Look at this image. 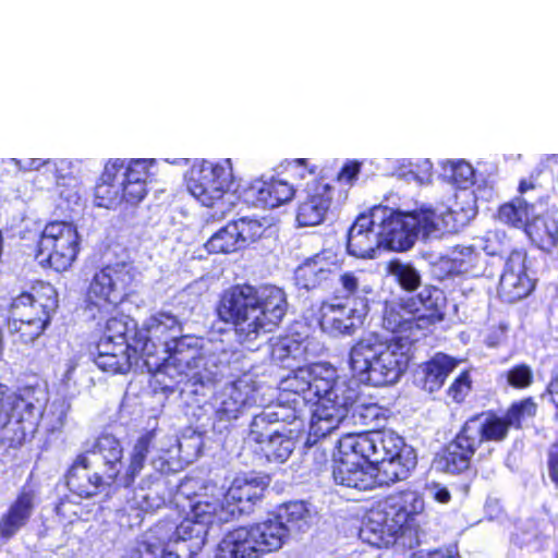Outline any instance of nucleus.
<instances>
[{"label":"nucleus","instance_id":"nucleus-28","mask_svg":"<svg viewBox=\"0 0 558 558\" xmlns=\"http://www.w3.org/2000/svg\"><path fill=\"white\" fill-rule=\"evenodd\" d=\"M123 160H109L94 189V204L97 207L114 209L122 203L120 190V171Z\"/></svg>","mask_w":558,"mask_h":558},{"label":"nucleus","instance_id":"nucleus-63","mask_svg":"<svg viewBox=\"0 0 558 558\" xmlns=\"http://www.w3.org/2000/svg\"><path fill=\"white\" fill-rule=\"evenodd\" d=\"M168 542L162 545V550L159 555V558H189L187 550H181L180 546H175V548H171L168 544Z\"/></svg>","mask_w":558,"mask_h":558},{"label":"nucleus","instance_id":"nucleus-14","mask_svg":"<svg viewBox=\"0 0 558 558\" xmlns=\"http://www.w3.org/2000/svg\"><path fill=\"white\" fill-rule=\"evenodd\" d=\"M258 402L256 385L248 376H242L223 386L215 399L216 415L220 421L236 420L245 409Z\"/></svg>","mask_w":558,"mask_h":558},{"label":"nucleus","instance_id":"nucleus-19","mask_svg":"<svg viewBox=\"0 0 558 558\" xmlns=\"http://www.w3.org/2000/svg\"><path fill=\"white\" fill-rule=\"evenodd\" d=\"M257 240L277 241L276 227H264L258 220L241 218L220 228L205 244L215 242H220V244H253Z\"/></svg>","mask_w":558,"mask_h":558},{"label":"nucleus","instance_id":"nucleus-20","mask_svg":"<svg viewBox=\"0 0 558 558\" xmlns=\"http://www.w3.org/2000/svg\"><path fill=\"white\" fill-rule=\"evenodd\" d=\"M400 529L401 525L385 500L367 512L360 529V537L374 547H387L395 543V537Z\"/></svg>","mask_w":558,"mask_h":558},{"label":"nucleus","instance_id":"nucleus-2","mask_svg":"<svg viewBox=\"0 0 558 558\" xmlns=\"http://www.w3.org/2000/svg\"><path fill=\"white\" fill-rule=\"evenodd\" d=\"M411 342L408 338H386L368 332L350 349L349 365L360 381L383 387L393 385L405 373Z\"/></svg>","mask_w":558,"mask_h":558},{"label":"nucleus","instance_id":"nucleus-15","mask_svg":"<svg viewBox=\"0 0 558 558\" xmlns=\"http://www.w3.org/2000/svg\"><path fill=\"white\" fill-rule=\"evenodd\" d=\"M338 457L335 459L332 476L338 485L357 490H371L379 486L377 474L363 464V459L355 451H344L342 448V438L337 440Z\"/></svg>","mask_w":558,"mask_h":558},{"label":"nucleus","instance_id":"nucleus-54","mask_svg":"<svg viewBox=\"0 0 558 558\" xmlns=\"http://www.w3.org/2000/svg\"><path fill=\"white\" fill-rule=\"evenodd\" d=\"M536 409L537 405L531 398L513 403L506 414L508 424L520 427L522 421L535 415Z\"/></svg>","mask_w":558,"mask_h":558},{"label":"nucleus","instance_id":"nucleus-1","mask_svg":"<svg viewBox=\"0 0 558 558\" xmlns=\"http://www.w3.org/2000/svg\"><path fill=\"white\" fill-rule=\"evenodd\" d=\"M287 307L286 293L280 288L243 284L223 293L218 313L234 326L236 340L253 349L256 340L279 325Z\"/></svg>","mask_w":558,"mask_h":558},{"label":"nucleus","instance_id":"nucleus-10","mask_svg":"<svg viewBox=\"0 0 558 558\" xmlns=\"http://www.w3.org/2000/svg\"><path fill=\"white\" fill-rule=\"evenodd\" d=\"M232 183L233 170L229 159L220 162L202 160L191 168L186 180L189 192L206 207L222 203Z\"/></svg>","mask_w":558,"mask_h":558},{"label":"nucleus","instance_id":"nucleus-29","mask_svg":"<svg viewBox=\"0 0 558 558\" xmlns=\"http://www.w3.org/2000/svg\"><path fill=\"white\" fill-rule=\"evenodd\" d=\"M169 498L166 481L160 475L144 478L129 499L131 508L153 513L166 506Z\"/></svg>","mask_w":558,"mask_h":558},{"label":"nucleus","instance_id":"nucleus-62","mask_svg":"<svg viewBox=\"0 0 558 558\" xmlns=\"http://www.w3.org/2000/svg\"><path fill=\"white\" fill-rule=\"evenodd\" d=\"M379 247L380 246H376V247L368 246V247L364 248L363 246L348 245V246H345V250L350 255H353V256H357V257H362V258H374L376 248H379Z\"/></svg>","mask_w":558,"mask_h":558},{"label":"nucleus","instance_id":"nucleus-11","mask_svg":"<svg viewBox=\"0 0 558 558\" xmlns=\"http://www.w3.org/2000/svg\"><path fill=\"white\" fill-rule=\"evenodd\" d=\"M534 205L527 203L522 196L499 206L498 218L512 227L523 230L532 244H557L558 221L549 216H535L527 220L533 213Z\"/></svg>","mask_w":558,"mask_h":558},{"label":"nucleus","instance_id":"nucleus-6","mask_svg":"<svg viewBox=\"0 0 558 558\" xmlns=\"http://www.w3.org/2000/svg\"><path fill=\"white\" fill-rule=\"evenodd\" d=\"M32 388L20 393L0 391V438L9 446L21 445L28 435H33L44 415L46 399Z\"/></svg>","mask_w":558,"mask_h":558},{"label":"nucleus","instance_id":"nucleus-33","mask_svg":"<svg viewBox=\"0 0 558 558\" xmlns=\"http://www.w3.org/2000/svg\"><path fill=\"white\" fill-rule=\"evenodd\" d=\"M217 558H258L250 526L229 532L218 544Z\"/></svg>","mask_w":558,"mask_h":558},{"label":"nucleus","instance_id":"nucleus-40","mask_svg":"<svg viewBox=\"0 0 558 558\" xmlns=\"http://www.w3.org/2000/svg\"><path fill=\"white\" fill-rule=\"evenodd\" d=\"M269 347L272 361L287 368H294L293 362H300L305 353V347L292 337L271 338Z\"/></svg>","mask_w":558,"mask_h":558},{"label":"nucleus","instance_id":"nucleus-26","mask_svg":"<svg viewBox=\"0 0 558 558\" xmlns=\"http://www.w3.org/2000/svg\"><path fill=\"white\" fill-rule=\"evenodd\" d=\"M78 454L74 460L66 475V485L71 492L80 497L88 498L97 494L98 488L104 484L112 482L98 469L83 460Z\"/></svg>","mask_w":558,"mask_h":558},{"label":"nucleus","instance_id":"nucleus-35","mask_svg":"<svg viewBox=\"0 0 558 558\" xmlns=\"http://www.w3.org/2000/svg\"><path fill=\"white\" fill-rule=\"evenodd\" d=\"M57 307L56 298H48L46 303H41L28 293H23L14 299L11 307L12 319L15 322L33 323L40 318L45 320V326L50 322V313Z\"/></svg>","mask_w":558,"mask_h":558},{"label":"nucleus","instance_id":"nucleus-27","mask_svg":"<svg viewBox=\"0 0 558 558\" xmlns=\"http://www.w3.org/2000/svg\"><path fill=\"white\" fill-rule=\"evenodd\" d=\"M36 493L23 487L16 499L0 518V537L10 539L24 527L33 514Z\"/></svg>","mask_w":558,"mask_h":558},{"label":"nucleus","instance_id":"nucleus-58","mask_svg":"<svg viewBox=\"0 0 558 558\" xmlns=\"http://www.w3.org/2000/svg\"><path fill=\"white\" fill-rule=\"evenodd\" d=\"M471 390V378L469 372H462L448 389L449 397L456 402H461L469 395Z\"/></svg>","mask_w":558,"mask_h":558},{"label":"nucleus","instance_id":"nucleus-21","mask_svg":"<svg viewBox=\"0 0 558 558\" xmlns=\"http://www.w3.org/2000/svg\"><path fill=\"white\" fill-rule=\"evenodd\" d=\"M296 417V411L283 404L279 403L267 407L252 417L245 441L259 445L260 447L278 434L287 424L293 423Z\"/></svg>","mask_w":558,"mask_h":558},{"label":"nucleus","instance_id":"nucleus-51","mask_svg":"<svg viewBox=\"0 0 558 558\" xmlns=\"http://www.w3.org/2000/svg\"><path fill=\"white\" fill-rule=\"evenodd\" d=\"M472 246H464L461 251H453L450 256H441L434 267L440 277L462 274L466 270L464 257L472 255Z\"/></svg>","mask_w":558,"mask_h":558},{"label":"nucleus","instance_id":"nucleus-53","mask_svg":"<svg viewBox=\"0 0 558 558\" xmlns=\"http://www.w3.org/2000/svg\"><path fill=\"white\" fill-rule=\"evenodd\" d=\"M374 227L375 222L371 214H360L347 231V244H352L353 241H356V244L368 241L374 234Z\"/></svg>","mask_w":558,"mask_h":558},{"label":"nucleus","instance_id":"nucleus-5","mask_svg":"<svg viewBox=\"0 0 558 558\" xmlns=\"http://www.w3.org/2000/svg\"><path fill=\"white\" fill-rule=\"evenodd\" d=\"M149 373L166 376L175 384L193 386L214 385L223 376L225 365L215 354L204 355L199 348V339L183 336L177 341L165 359L146 360Z\"/></svg>","mask_w":558,"mask_h":558},{"label":"nucleus","instance_id":"nucleus-59","mask_svg":"<svg viewBox=\"0 0 558 558\" xmlns=\"http://www.w3.org/2000/svg\"><path fill=\"white\" fill-rule=\"evenodd\" d=\"M287 171L293 179H305L307 175H315L317 167L310 166L308 159L296 158L288 162Z\"/></svg>","mask_w":558,"mask_h":558},{"label":"nucleus","instance_id":"nucleus-32","mask_svg":"<svg viewBox=\"0 0 558 558\" xmlns=\"http://www.w3.org/2000/svg\"><path fill=\"white\" fill-rule=\"evenodd\" d=\"M97 350L95 364L105 372L126 373L133 362H137L138 353L132 352L131 345H124L123 342L112 343L100 340Z\"/></svg>","mask_w":558,"mask_h":558},{"label":"nucleus","instance_id":"nucleus-57","mask_svg":"<svg viewBox=\"0 0 558 558\" xmlns=\"http://www.w3.org/2000/svg\"><path fill=\"white\" fill-rule=\"evenodd\" d=\"M506 376L508 384L518 389L526 388L533 381V372L525 364L515 365L507 372Z\"/></svg>","mask_w":558,"mask_h":558},{"label":"nucleus","instance_id":"nucleus-43","mask_svg":"<svg viewBox=\"0 0 558 558\" xmlns=\"http://www.w3.org/2000/svg\"><path fill=\"white\" fill-rule=\"evenodd\" d=\"M76 255L77 246H39L35 257L41 266L64 271L71 267Z\"/></svg>","mask_w":558,"mask_h":558},{"label":"nucleus","instance_id":"nucleus-41","mask_svg":"<svg viewBox=\"0 0 558 558\" xmlns=\"http://www.w3.org/2000/svg\"><path fill=\"white\" fill-rule=\"evenodd\" d=\"M295 449V441L292 436V430L287 425L278 432L274 437L268 439L260 446V450L269 462L283 463L286 462L293 450Z\"/></svg>","mask_w":558,"mask_h":558},{"label":"nucleus","instance_id":"nucleus-8","mask_svg":"<svg viewBox=\"0 0 558 558\" xmlns=\"http://www.w3.org/2000/svg\"><path fill=\"white\" fill-rule=\"evenodd\" d=\"M359 402L355 384L339 380L322 401L316 403L310 424V437L317 441L339 428Z\"/></svg>","mask_w":558,"mask_h":558},{"label":"nucleus","instance_id":"nucleus-61","mask_svg":"<svg viewBox=\"0 0 558 558\" xmlns=\"http://www.w3.org/2000/svg\"><path fill=\"white\" fill-rule=\"evenodd\" d=\"M361 171V163L356 160H350L345 162L338 173L339 180H344L347 183H351L355 180Z\"/></svg>","mask_w":558,"mask_h":558},{"label":"nucleus","instance_id":"nucleus-34","mask_svg":"<svg viewBox=\"0 0 558 558\" xmlns=\"http://www.w3.org/2000/svg\"><path fill=\"white\" fill-rule=\"evenodd\" d=\"M250 527L253 539L256 541L258 557L277 551L290 538L287 535L281 521H278L275 517L268 518L267 520L251 525Z\"/></svg>","mask_w":558,"mask_h":558},{"label":"nucleus","instance_id":"nucleus-64","mask_svg":"<svg viewBox=\"0 0 558 558\" xmlns=\"http://www.w3.org/2000/svg\"><path fill=\"white\" fill-rule=\"evenodd\" d=\"M549 475L558 485V444L553 446L549 453Z\"/></svg>","mask_w":558,"mask_h":558},{"label":"nucleus","instance_id":"nucleus-42","mask_svg":"<svg viewBox=\"0 0 558 558\" xmlns=\"http://www.w3.org/2000/svg\"><path fill=\"white\" fill-rule=\"evenodd\" d=\"M387 502L401 526L411 517L422 512L424 509V500L416 492L412 490L402 492L398 496H391L387 499Z\"/></svg>","mask_w":558,"mask_h":558},{"label":"nucleus","instance_id":"nucleus-18","mask_svg":"<svg viewBox=\"0 0 558 558\" xmlns=\"http://www.w3.org/2000/svg\"><path fill=\"white\" fill-rule=\"evenodd\" d=\"M131 280L126 264L108 265L94 275L88 288V298L117 304L123 299Z\"/></svg>","mask_w":558,"mask_h":558},{"label":"nucleus","instance_id":"nucleus-45","mask_svg":"<svg viewBox=\"0 0 558 558\" xmlns=\"http://www.w3.org/2000/svg\"><path fill=\"white\" fill-rule=\"evenodd\" d=\"M50 244H80V235L76 227L68 221H51L41 232V243Z\"/></svg>","mask_w":558,"mask_h":558},{"label":"nucleus","instance_id":"nucleus-39","mask_svg":"<svg viewBox=\"0 0 558 558\" xmlns=\"http://www.w3.org/2000/svg\"><path fill=\"white\" fill-rule=\"evenodd\" d=\"M171 530L172 526L166 530L163 525L156 524L141 536L128 558H159L162 545L170 541Z\"/></svg>","mask_w":558,"mask_h":558},{"label":"nucleus","instance_id":"nucleus-24","mask_svg":"<svg viewBox=\"0 0 558 558\" xmlns=\"http://www.w3.org/2000/svg\"><path fill=\"white\" fill-rule=\"evenodd\" d=\"M336 269V256L331 250L324 248L312 258L306 259L295 270V283L302 289L312 290L329 280Z\"/></svg>","mask_w":558,"mask_h":558},{"label":"nucleus","instance_id":"nucleus-38","mask_svg":"<svg viewBox=\"0 0 558 558\" xmlns=\"http://www.w3.org/2000/svg\"><path fill=\"white\" fill-rule=\"evenodd\" d=\"M274 517L281 521L289 537L305 533L311 526V512L303 501L286 504Z\"/></svg>","mask_w":558,"mask_h":558},{"label":"nucleus","instance_id":"nucleus-44","mask_svg":"<svg viewBox=\"0 0 558 558\" xmlns=\"http://www.w3.org/2000/svg\"><path fill=\"white\" fill-rule=\"evenodd\" d=\"M549 531L550 525L548 523L529 520L519 527L513 539L520 546H529L535 550H541L547 544Z\"/></svg>","mask_w":558,"mask_h":558},{"label":"nucleus","instance_id":"nucleus-46","mask_svg":"<svg viewBox=\"0 0 558 558\" xmlns=\"http://www.w3.org/2000/svg\"><path fill=\"white\" fill-rule=\"evenodd\" d=\"M154 436L155 435L153 433H147L140 437L135 442L126 473L121 477V483L125 487L130 486L134 477L142 471L147 453L150 451L153 446Z\"/></svg>","mask_w":558,"mask_h":558},{"label":"nucleus","instance_id":"nucleus-17","mask_svg":"<svg viewBox=\"0 0 558 558\" xmlns=\"http://www.w3.org/2000/svg\"><path fill=\"white\" fill-rule=\"evenodd\" d=\"M526 253L513 250L507 262L499 281V296L508 303H514L527 296L533 288V280L526 275Z\"/></svg>","mask_w":558,"mask_h":558},{"label":"nucleus","instance_id":"nucleus-50","mask_svg":"<svg viewBox=\"0 0 558 558\" xmlns=\"http://www.w3.org/2000/svg\"><path fill=\"white\" fill-rule=\"evenodd\" d=\"M135 328V324L126 316H114L107 320L104 336L100 340L117 343L123 342L124 345L133 347V341L129 342L128 332ZM133 350V348H131Z\"/></svg>","mask_w":558,"mask_h":558},{"label":"nucleus","instance_id":"nucleus-4","mask_svg":"<svg viewBox=\"0 0 558 558\" xmlns=\"http://www.w3.org/2000/svg\"><path fill=\"white\" fill-rule=\"evenodd\" d=\"M454 211L437 214L432 205L412 210L393 209L379 225L376 244H415L441 240L459 231Z\"/></svg>","mask_w":558,"mask_h":558},{"label":"nucleus","instance_id":"nucleus-30","mask_svg":"<svg viewBox=\"0 0 558 558\" xmlns=\"http://www.w3.org/2000/svg\"><path fill=\"white\" fill-rule=\"evenodd\" d=\"M250 191L254 195L252 203L264 208L279 207L291 202L295 195L291 183L276 177L251 184Z\"/></svg>","mask_w":558,"mask_h":558},{"label":"nucleus","instance_id":"nucleus-60","mask_svg":"<svg viewBox=\"0 0 558 558\" xmlns=\"http://www.w3.org/2000/svg\"><path fill=\"white\" fill-rule=\"evenodd\" d=\"M352 416L354 418L357 416L361 424L369 426L379 418V408L375 404H360L357 402L352 411Z\"/></svg>","mask_w":558,"mask_h":558},{"label":"nucleus","instance_id":"nucleus-7","mask_svg":"<svg viewBox=\"0 0 558 558\" xmlns=\"http://www.w3.org/2000/svg\"><path fill=\"white\" fill-rule=\"evenodd\" d=\"M442 292L433 287H425L416 296L402 299L399 303L386 304L383 326L391 332L410 330L415 320L433 324L440 320Z\"/></svg>","mask_w":558,"mask_h":558},{"label":"nucleus","instance_id":"nucleus-23","mask_svg":"<svg viewBox=\"0 0 558 558\" xmlns=\"http://www.w3.org/2000/svg\"><path fill=\"white\" fill-rule=\"evenodd\" d=\"M366 313V304L361 308L348 304H326L323 306L320 327L333 337L351 336L363 325Z\"/></svg>","mask_w":558,"mask_h":558},{"label":"nucleus","instance_id":"nucleus-9","mask_svg":"<svg viewBox=\"0 0 558 558\" xmlns=\"http://www.w3.org/2000/svg\"><path fill=\"white\" fill-rule=\"evenodd\" d=\"M183 337L182 323L167 312L148 317L133 337V352L146 360L165 359L172 345Z\"/></svg>","mask_w":558,"mask_h":558},{"label":"nucleus","instance_id":"nucleus-56","mask_svg":"<svg viewBox=\"0 0 558 558\" xmlns=\"http://www.w3.org/2000/svg\"><path fill=\"white\" fill-rule=\"evenodd\" d=\"M71 403L65 399L54 400L49 409L47 417L50 418V429L60 430L66 423Z\"/></svg>","mask_w":558,"mask_h":558},{"label":"nucleus","instance_id":"nucleus-48","mask_svg":"<svg viewBox=\"0 0 558 558\" xmlns=\"http://www.w3.org/2000/svg\"><path fill=\"white\" fill-rule=\"evenodd\" d=\"M295 369L292 376L283 380L284 389L291 390L296 395H302L305 401H308L311 391V376H316L319 371V364L308 366H294Z\"/></svg>","mask_w":558,"mask_h":558},{"label":"nucleus","instance_id":"nucleus-16","mask_svg":"<svg viewBox=\"0 0 558 558\" xmlns=\"http://www.w3.org/2000/svg\"><path fill=\"white\" fill-rule=\"evenodd\" d=\"M81 456L93 469H98L112 481L117 480L123 466V448L119 439L110 434L87 440Z\"/></svg>","mask_w":558,"mask_h":558},{"label":"nucleus","instance_id":"nucleus-52","mask_svg":"<svg viewBox=\"0 0 558 558\" xmlns=\"http://www.w3.org/2000/svg\"><path fill=\"white\" fill-rule=\"evenodd\" d=\"M336 371L330 367L319 365L316 376H311V391L308 402L317 399V402L325 399V397L333 389V385L340 379L335 378Z\"/></svg>","mask_w":558,"mask_h":558},{"label":"nucleus","instance_id":"nucleus-3","mask_svg":"<svg viewBox=\"0 0 558 558\" xmlns=\"http://www.w3.org/2000/svg\"><path fill=\"white\" fill-rule=\"evenodd\" d=\"M344 451H355L377 474L379 486L405 480L416 465V456L403 439L390 430L347 434L342 437Z\"/></svg>","mask_w":558,"mask_h":558},{"label":"nucleus","instance_id":"nucleus-22","mask_svg":"<svg viewBox=\"0 0 558 558\" xmlns=\"http://www.w3.org/2000/svg\"><path fill=\"white\" fill-rule=\"evenodd\" d=\"M305 192L306 196L296 209V221L302 227L318 226L325 220L331 206L332 187L320 179H315Z\"/></svg>","mask_w":558,"mask_h":558},{"label":"nucleus","instance_id":"nucleus-55","mask_svg":"<svg viewBox=\"0 0 558 558\" xmlns=\"http://www.w3.org/2000/svg\"><path fill=\"white\" fill-rule=\"evenodd\" d=\"M46 327L45 320H40V318H37V320H34L33 323L15 322L13 319L11 323V328L19 333L20 339L25 343L33 342L37 339L44 332Z\"/></svg>","mask_w":558,"mask_h":558},{"label":"nucleus","instance_id":"nucleus-25","mask_svg":"<svg viewBox=\"0 0 558 558\" xmlns=\"http://www.w3.org/2000/svg\"><path fill=\"white\" fill-rule=\"evenodd\" d=\"M473 436L466 432V426L463 425L456 438L450 441L439 460L442 470L459 474L466 471L471 465V460L480 447V444Z\"/></svg>","mask_w":558,"mask_h":558},{"label":"nucleus","instance_id":"nucleus-13","mask_svg":"<svg viewBox=\"0 0 558 558\" xmlns=\"http://www.w3.org/2000/svg\"><path fill=\"white\" fill-rule=\"evenodd\" d=\"M263 482L256 477H235L225 495L222 504H214L218 519L225 523L252 511L263 496Z\"/></svg>","mask_w":558,"mask_h":558},{"label":"nucleus","instance_id":"nucleus-36","mask_svg":"<svg viewBox=\"0 0 558 558\" xmlns=\"http://www.w3.org/2000/svg\"><path fill=\"white\" fill-rule=\"evenodd\" d=\"M458 363V360L445 353L435 354L421 366L422 377L420 381L422 388L429 393L439 390Z\"/></svg>","mask_w":558,"mask_h":558},{"label":"nucleus","instance_id":"nucleus-31","mask_svg":"<svg viewBox=\"0 0 558 558\" xmlns=\"http://www.w3.org/2000/svg\"><path fill=\"white\" fill-rule=\"evenodd\" d=\"M120 177H122L119 181L122 202L131 205L140 203L147 194L148 171L145 162L141 159L129 162L123 160Z\"/></svg>","mask_w":558,"mask_h":558},{"label":"nucleus","instance_id":"nucleus-47","mask_svg":"<svg viewBox=\"0 0 558 558\" xmlns=\"http://www.w3.org/2000/svg\"><path fill=\"white\" fill-rule=\"evenodd\" d=\"M154 436L155 435L153 433H147L140 437L135 442L126 473L121 477V483L125 487L130 486L134 477L142 471L147 453L150 451L153 446Z\"/></svg>","mask_w":558,"mask_h":558},{"label":"nucleus","instance_id":"nucleus-12","mask_svg":"<svg viewBox=\"0 0 558 558\" xmlns=\"http://www.w3.org/2000/svg\"><path fill=\"white\" fill-rule=\"evenodd\" d=\"M225 523L218 519V512L214 504L198 502L193 508L192 517L184 519L179 525L162 524L166 530L172 526L170 536L174 530L177 534L175 545L181 550H187L189 558L197 555L206 543L210 531H216Z\"/></svg>","mask_w":558,"mask_h":558},{"label":"nucleus","instance_id":"nucleus-49","mask_svg":"<svg viewBox=\"0 0 558 558\" xmlns=\"http://www.w3.org/2000/svg\"><path fill=\"white\" fill-rule=\"evenodd\" d=\"M387 271L405 291H414L421 286V275L411 264L392 259L387 264Z\"/></svg>","mask_w":558,"mask_h":558},{"label":"nucleus","instance_id":"nucleus-37","mask_svg":"<svg viewBox=\"0 0 558 558\" xmlns=\"http://www.w3.org/2000/svg\"><path fill=\"white\" fill-rule=\"evenodd\" d=\"M464 425L466 432L475 438L481 445L485 440L499 441L506 438L508 429L511 426L508 424V418L488 415H477L468 420Z\"/></svg>","mask_w":558,"mask_h":558}]
</instances>
